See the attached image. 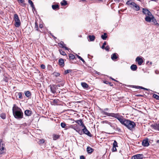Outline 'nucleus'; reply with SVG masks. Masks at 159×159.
<instances>
[{"label": "nucleus", "mask_w": 159, "mask_h": 159, "mask_svg": "<svg viewBox=\"0 0 159 159\" xmlns=\"http://www.w3.org/2000/svg\"><path fill=\"white\" fill-rule=\"evenodd\" d=\"M13 113L14 117L17 119L21 118L23 113L21 110L17 106L14 105L12 108Z\"/></svg>", "instance_id": "f257e3e1"}, {"label": "nucleus", "mask_w": 159, "mask_h": 159, "mask_svg": "<svg viewBox=\"0 0 159 159\" xmlns=\"http://www.w3.org/2000/svg\"><path fill=\"white\" fill-rule=\"evenodd\" d=\"M104 114L108 116L114 117L117 119L121 124L124 125L126 119L124 118L122 116L119 115L118 114L114 113H108L105 112Z\"/></svg>", "instance_id": "f03ea898"}, {"label": "nucleus", "mask_w": 159, "mask_h": 159, "mask_svg": "<svg viewBox=\"0 0 159 159\" xmlns=\"http://www.w3.org/2000/svg\"><path fill=\"white\" fill-rule=\"evenodd\" d=\"M124 125L129 129L131 130H132L135 127V124L134 122L126 120L125 122Z\"/></svg>", "instance_id": "7ed1b4c3"}, {"label": "nucleus", "mask_w": 159, "mask_h": 159, "mask_svg": "<svg viewBox=\"0 0 159 159\" xmlns=\"http://www.w3.org/2000/svg\"><path fill=\"white\" fill-rule=\"evenodd\" d=\"M126 4L129 5L136 11H138L139 10L140 7L139 6L134 2L128 1L127 2Z\"/></svg>", "instance_id": "20e7f679"}, {"label": "nucleus", "mask_w": 159, "mask_h": 159, "mask_svg": "<svg viewBox=\"0 0 159 159\" xmlns=\"http://www.w3.org/2000/svg\"><path fill=\"white\" fill-rule=\"evenodd\" d=\"M5 150V144L2 140L0 139V154L3 153Z\"/></svg>", "instance_id": "39448f33"}, {"label": "nucleus", "mask_w": 159, "mask_h": 159, "mask_svg": "<svg viewBox=\"0 0 159 159\" xmlns=\"http://www.w3.org/2000/svg\"><path fill=\"white\" fill-rule=\"evenodd\" d=\"M14 19L16 22L15 24V26L16 27H19L20 25V22L18 16L16 14L14 15Z\"/></svg>", "instance_id": "423d86ee"}, {"label": "nucleus", "mask_w": 159, "mask_h": 159, "mask_svg": "<svg viewBox=\"0 0 159 159\" xmlns=\"http://www.w3.org/2000/svg\"><path fill=\"white\" fill-rule=\"evenodd\" d=\"M81 126L79 125H75V130L80 134H82V131L80 128Z\"/></svg>", "instance_id": "0eeeda50"}, {"label": "nucleus", "mask_w": 159, "mask_h": 159, "mask_svg": "<svg viewBox=\"0 0 159 159\" xmlns=\"http://www.w3.org/2000/svg\"><path fill=\"white\" fill-rule=\"evenodd\" d=\"M50 87L52 92L53 93H55L56 92V89L57 88V86L55 85L52 86L50 85Z\"/></svg>", "instance_id": "6e6552de"}, {"label": "nucleus", "mask_w": 159, "mask_h": 159, "mask_svg": "<svg viewBox=\"0 0 159 159\" xmlns=\"http://www.w3.org/2000/svg\"><path fill=\"white\" fill-rule=\"evenodd\" d=\"M154 18V17L152 14H151L150 16H146L145 18V20L147 22H150L151 21H152Z\"/></svg>", "instance_id": "1a4fd4ad"}, {"label": "nucleus", "mask_w": 159, "mask_h": 159, "mask_svg": "<svg viewBox=\"0 0 159 159\" xmlns=\"http://www.w3.org/2000/svg\"><path fill=\"white\" fill-rule=\"evenodd\" d=\"M136 61L138 62L139 65H141L143 62L142 58L139 57H138L136 58Z\"/></svg>", "instance_id": "9d476101"}, {"label": "nucleus", "mask_w": 159, "mask_h": 159, "mask_svg": "<svg viewBox=\"0 0 159 159\" xmlns=\"http://www.w3.org/2000/svg\"><path fill=\"white\" fill-rule=\"evenodd\" d=\"M117 143L116 140H114L113 143V148L112 149V152H116L117 151L116 147H117Z\"/></svg>", "instance_id": "9b49d317"}, {"label": "nucleus", "mask_w": 159, "mask_h": 159, "mask_svg": "<svg viewBox=\"0 0 159 159\" xmlns=\"http://www.w3.org/2000/svg\"><path fill=\"white\" fill-rule=\"evenodd\" d=\"M82 127L84 128L82 129V131L85 134L87 135H88L91 136V134L89 132V131L87 129L85 126L84 125V126H83V127Z\"/></svg>", "instance_id": "f8f14e48"}, {"label": "nucleus", "mask_w": 159, "mask_h": 159, "mask_svg": "<svg viewBox=\"0 0 159 159\" xmlns=\"http://www.w3.org/2000/svg\"><path fill=\"white\" fill-rule=\"evenodd\" d=\"M143 156L142 154H137L133 156L132 159H142L143 157Z\"/></svg>", "instance_id": "ddd939ff"}, {"label": "nucleus", "mask_w": 159, "mask_h": 159, "mask_svg": "<svg viewBox=\"0 0 159 159\" xmlns=\"http://www.w3.org/2000/svg\"><path fill=\"white\" fill-rule=\"evenodd\" d=\"M143 13L146 15V16H148L151 15L152 14L149 11L146 9H143Z\"/></svg>", "instance_id": "4468645a"}, {"label": "nucleus", "mask_w": 159, "mask_h": 159, "mask_svg": "<svg viewBox=\"0 0 159 159\" xmlns=\"http://www.w3.org/2000/svg\"><path fill=\"white\" fill-rule=\"evenodd\" d=\"M142 145L145 147L148 146L149 145V143L148 139H144L142 142Z\"/></svg>", "instance_id": "2eb2a0df"}, {"label": "nucleus", "mask_w": 159, "mask_h": 159, "mask_svg": "<svg viewBox=\"0 0 159 159\" xmlns=\"http://www.w3.org/2000/svg\"><path fill=\"white\" fill-rule=\"evenodd\" d=\"M75 122L79 125L81 126V127H83V126H84V125L83 124V123L82 122V121L81 120H77L75 121Z\"/></svg>", "instance_id": "dca6fc26"}, {"label": "nucleus", "mask_w": 159, "mask_h": 159, "mask_svg": "<svg viewBox=\"0 0 159 159\" xmlns=\"http://www.w3.org/2000/svg\"><path fill=\"white\" fill-rule=\"evenodd\" d=\"M60 46L62 48H65L66 50H68L69 48L66 47V45L63 42H61L60 43Z\"/></svg>", "instance_id": "f3484780"}, {"label": "nucleus", "mask_w": 159, "mask_h": 159, "mask_svg": "<svg viewBox=\"0 0 159 159\" xmlns=\"http://www.w3.org/2000/svg\"><path fill=\"white\" fill-rule=\"evenodd\" d=\"M25 96L27 97H29L31 95V93L29 91H25L24 92Z\"/></svg>", "instance_id": "a211bd4d"}, {"label": "nucleus", "mask_w": 159, "mask_h": 159, "mask_svg": "<svg viewBox=\"0 0 159 159\" xmlns=\"http://www.w3.org/2000/svg\"><path fill=\"white\" fill-rule=\"evenodd\" d=\"M59 65L61 66H63L64 65V60L62 58H60L59 59Z\"/></svg>", "instance_id": "6ab92c4d"}, {"label": "nucleus", "mask_w": 159, "mask_h": 159, "mask_svg": "<svg viewBox=\"0 0 159 159\" xmlns=\"http://www.w3.org/2000/svg\"><path fill=\"white\" fill-rule=\"evenodd\" d=\"M25 114L27 116H30L31 114V111L29 110H26L25 112Z\"/></svg>", "instance_id": "aec40b11"}, {"label": "nucleus", "mask_w": 159, "mask_h": 159, "mask_svg": "<svg viewBox=\"0 0 159 159\" xmlns=\"http://www.w3.org/2000/svg\"><path fill=\"white\" fill-rule=\"evenodd\" d=\"M130 69L132 70L135 71L137 69V66L135 65H132L130 66Z\"/></svg>", "instance_id": "412c9836"}, {"label": "nucleus", "mask_w": 159, "mask_h": 159, "mask_svg": "<svg viewBox=\"0 0 159 159\" xmlns=\"http://www.w3.org/2000/svg\"><path fill=\"white\" fill-rule=\"evenodd\" d=\"M60 136L59 135L53 134V140H55L59 139Z\"/></svg>", "instance_id": "4be33fe9"}, {"label": "nucleus", "mask_w": 159, "mask_h": 159, "mask_svg": "<svg viewBox=\"0 0 159 159\" xmlns=\"http://www.w3.org/2000/svg\"><path fill=\"white\" fill-rule=\"evenodd\" d=\"M81 84L82 87L84 88H88L89 87L88 85L84 82L82 83Z\"/></svg>", "instance_id": "5701e85b"}, {"label": "nucleus", "mask_w": 159, "mask_h": 159, "mask_svg": "<svg viewBox=\"0 0 159 159\" xmlns=\"http://www.w3.org/2000/svg\"><path fill=\"white\" fill-rule=\"evenodd\" d=\"M87 152L89 153H91L93 151V149L90 147H87Z\"/></svg>", "instance_id": "b1692460"}, {"label": "nucleus", "mask_w": 159, "mask_h": 159, "mask_svg": "<svg viewBox=\"0 0 159 159\" xmlns=\"http://www.w3.org/2000/svg\"><path fill=\"white\" fill-rule=\"evenodd\" d=\"M117 58V56L116 55V53H114L111 55V58L113 60H115Z\"/></svg>", "instance_id": "393cba45"}, {"label": "nucleus", "mask_w": 159, "mask_h": 159, "mask_svg": "<svg viewBox=\"0 0 159 159\" xmlns=\"http://www.w3.org/2000/svg\"><path fill=\"white\" fill-rule=\"evenodd\" d=\"M89 38L90 41H94L95 39V37L93 35H89Z\"/></svg>", "instance_id": "a878e982"}, {"label": "nucleus", "mask_w": 159, "mask_h": 159, "mask_svg": "<svg viewBox=\"0 0 159 159\" xmlns=\"http://www.w3.org/2000/svg\"><path fill=\"white\" fill-rule=\"evenodd\" d=\"M107 37V34L106 33H104L103 35H102L101 38L102 39L104 40H105L106 39Z\"/></svg>", "instance_id": "bb28decb"}, {"label": "nucleus", "mask_w": 159, "mask_h": 159, "mask_svg": "<svg viewBox=\"0 0 159 159\" xmlns=\"http://www.w3.org/2000/svg\"><path fill=\"white\" fill-rule=\"evenodd\" d=\"M28 2L31 5V7H32V9H34V6L33 4V3L32 2L31 0H29L28 1Z\"/></svg>", "instance_id": "cd10ccee"}, {"label": "nucleus", "mask_w": 159, "mask_h": 159, "mask_svg": "<svg viewBox=\"0 0 159 159\" xmlns=\"http://www.w3.org/2000/svg\"><path fill=\"white\" fill-rule=\"evenodd\" d=\"M52 7L53 10H55L57 8H59V6L57 5H52Z\"/></svg>", "instance_id": "c85d7f7f"}, {"label": "nucleus", "mask_w": 159, "mask_h": 159, "mask_svg": "<svg viewBox=\"0 0 159 159\" xmlns=\"http://www.w3.org/2000/svg\"><path fill=\"white\" fill-rule=\"evenodd\" d=\"M22 93L20 92L17 93V96H18L19 98L20 99H22L23 97L22 96Z\"/></svg>", "instance_id": "c756f323"}, {"label": "nucleus", "mask_w": 159, "mask_h": 159, "mask_svg": "<svg viewBox=\"0 0 159 159\" xmlns=\"http://www.w3.org/2000/svg\"><path fill=\"white\" fill-rule=\"evenodd\" d=\"M61 3V5L65 6L67 4V2L66 0H64L62 1Z\"/></svg>", "instance_id": "7c9ffc66"}, {"label": "nucleus", "mask_w": 159, "mask_h": 159, "mask_svg": "<svg viewBox=\"0 0 159 159\" xmlns=\"http://www.w3.org/2000/svg\"><path fill=\"white\" fill-rule=\"evenodd\" d=\"M0 117L3 119L6 118V115L4 113H2L0 115Z\"/></svg>", "instance_id": "2f4dec72"}, {"label": "nucleus", "mask_w": 159, "mask_h": 159, "mask_svg": "<svg viewBox=\"0 0 159 159\" xmlns=\"http://www.w3.org/2000/svg\"><path fill=\"white\" fill-rule=\"evenodd\" d=\"M76 55L77 57L79 59H80V60H81L82 62H83L84 63L85 61L82 57H81L80 56L77 55V54H76Z\"/></svg>", "instance_id": "473e14b6"}, {"label": "nucleus", "mask_w": 159, "mask_h": 159, "mask_svg": "<svg viewBox=\"0 0 159 159\" xmlns=\"http://www.w3.org/2000/svg\"><path fill=\"white\" fill-rule=\"evenodd\" d=\"M66 125V124L65 123L62 122L61 124V126L62 128H65Z\"/></svg>", "instance_id": "72a5a7b5"}, {"label": "nucleus", "mask_w": 159, "mask_h": 159, "mask_svg": "<svg viewBox=\"0 0 159 159\" xmlns=\"http://www.w3.org/2000/svg\"><path fill=\"white\" fill-rule=\"evenodd\" d=\"M44 142H45L44 140L43 139H40V140H39V144L43 143H44Z\"/></svg>", "instance_id": "f704fd0d"}, {"label": "nucleus", "mask_w": 159, "mask_h": 159, "mask_svg": "<svg viewBox=\"0 0 159 159\" xmlns=\"http://www.w3.org/2000/svg\"><path fill=\"white\" fill-rule=\"evenodd\" d=\"M69 57L70 59H74L75 58V56L72 54H70L69 55Z\"/></svg>", "instance_id": "c9c22d12"}, {"label": "nucleus", "mask_w": 159, "mask_h": 159, "mask_svg": "<svg viewBox=\"0 0 159 159\" xmlns=\"http://www.w3.org/2000/svg\"><path fill=\"white\" fill-rule=\"evenodd\" d=\"M60 53L63 56H65L66 55V53L63 51L59 50Z\"/></svg>", "instance_id": "e433bc0d"}, {"label": "nucleus", "mask_w": 159, "mask_h": 159, "mask_svg": "<svg viewBox=\"0 0 159 159\" xmlns=\"http://www.w3.org/2000/svg\"><path fill=\"white\" fill-rule=\"evenodd\" d=\"M35 28L36 30L38 31V25L36 22H35Z\"/></svg>", "instance_id": "4c0bfd02"}, {"label": "nucleus", "mask_w": 159, "mask_h": 159, "mask_svg": "<svg viewBox=\"0 0 159 159\" xmlns=\"http://www.w3.org/2000/svg\"><path fill=\"white\" fill-rule=\"evenodd\" d=\"M153 97L159 100V96L154 94L153 95Z\"/></svg>", "instance_id": "58836bf2"}, {"label": "nucleus", "mask_w": 159, "mask_h": 159, "mask_svg": "<svg viewBox=\"0 0 159 159\" xmlns=\"http://www.w3.org/2000/svg\"><path fill=\"white\" fill-rule=\"evenodd\" d=\"M53 74L56 76H58L60 75V74L59 73L56 72H54Z\"/></svg>", "instance_id": "ea45409f"}, {"label": "nucleus", "mask_w": 159, "mask_h": 159, "mask_svg": "<svg viewBox=\"0 0 159 159\" xmlns=\"http://www.w3.org/2000/svg\"><path fill=\"white\" fill-rule=\"evenodd\" d=\"M70 71H71L70 70H66L64 72L65 74H66L67 73H69L70 72Z\"/></svg>", "instance_id": "a19ab883"}, {"label": "nucleus", "mask_w": 159, "mask_h": 159, "mask_svg": "<svg viewBox=\"0 0 159 159\" xmlns=\"http://www.w3.org/2000/svg\"><path fill=\"white\" fill-rule=\"evenodd\" d=\"M69 128H72L75 130V125H71L69 126Z\"/></svg>", "instance_id": "79ce46f5"}, {"label": "nucleus", "mask_w": 159, "mask_h": 159, "mask_svg": "<svg viewBox=\"0 0 159 159\" xmlns=\"http://www.w3.org/2000/svg\"><path fill=\"white\" fill-rule=\"evenodd\" d=\"M152 21L154 23V25H156V24H157V22L156 20V19H154V18L152 20Z\"/></svg>", "instance_id": "37998d69"}, {"label": "nucleus", "mask_w": 159, "mask_h": 159, "mask_svg": "<svg viewBox=\"0 0 159 159\" xmlns=\"http://www.w3.org/2000/svg\"><path fill=\"white\" fill-rule=\"evenodd\" d=\"M105 49L106 51H109L110 49L109 47L108 46H107L105 48Z\"/></svg>", "instance_id": "c03bdc74"}, {"label": "nucleus", "mask_w": 159, "mask_h": 159, "mask_svg": "<svg viewBox=\"0 0 159 159\" xmlns=\"http://www.w3.org/2000/svg\"><path fill=\"white\" fill-rule=\"evenodd\" d=\"M41 68L43 69H45V66L43 65V64H42L41 65Z\"/></svg>", "instance_id": "a18cd8bd"}, {"label": "nucleus", "mask_w": 159, "mask_h": 159, "mask_svg": "<svg viewBox=\"0 0 159 159\" xmlns=\"http://www.w3.org/2000/svg\"><path fill=\"white\" fill-rule=\"evenodd\" d=\"M139 88H140V89H144V90H147V91H148L149 90L148 89H147L146 88H143V87H142L139 86Z\"/></svg>", "instance_id": "49530a36"}, {"label": "nucleus", "mask_w": 159, "mask_h": 159, "mask_svg": "<svg viewBox=\"0 0 159 159\" xmlns=\"http://www.w3.org/2000/svg\"><path fill=\"white\" fill-rule=\"evenodd\" d=\"M105 83L107 84H109L110 85L112 86V85H111V83H110L108 81H106L105 82Z\"/></svg>", "instance_id": "de8ad7c7"}, {"label": "nucleus", "mask_w": 159, "mask_h": 159, "mask_svg": "<svg viewBox=\"0 0 159 159\" xmlns=\"http://www.w3.org/2000/svg\"><path fill=\"white\" fill-rule=\"evenodd\" d=\"M103 122L104 123H107L108 124L110 125L111 126V123L110 122L107 121H103Z\"/></svg>", "instance_id": "09e8293b"}, {"label": "nucleus", "mask_w": 159, "mask_h": 159, "mask_svg": "<svg viewBox=\"0 0 159 159\" xmlns=\"http://www.w3.org/2000/svg\"><path fill=\"white\" fill-rule=\"evenodd\" d=\"M43 25L42 24H40L39 25V27L40 28H42L43 27Z\"/></svg>", "instance_id": "8fccbe9b"}, {"label": "nucleus", "mask_w": 159, "mask_h": 159, "mask_svg": "<svg viewBox=\"0 0 159 159\" xmlns=\"http://www.w3.org/2000/svg\"><path fill=\"white\" fill-rule=\"evenodd\" d=\"M80 159H85L84 157L83 156H81L80 157Z\"/></svg>", "instance_id": "3c124183"}, {"label": "nucleus", "mask_w": 159, "mask_h": 159, "mask_svg": "<svg viewBox=\"0 0 159 159\" xmlns=\"http://www.w3.org/2000/svg\"><path fill=\"white\" fill-rule=\"evenodd\" d=\"M21 3H22L23 2V1L22 0H18Z\"/></svg>", "instance_id": "603ef678"}, {"label": "nucleus", "mask_w": 159, "mask_h": 159, "mask_svg": "<svg viewBox=\"0 0 159 159\" xmlns=\"http://www.w3.org/2000/svg\"><path fill=\"white\" fill-rule=\"evenodd\" d=\"M65 128H66L65 129H68V128H69V126H66V127Z\"/></svg>", "instance_id": "864d4df0"}, {"label": "nucleus", "mask_w": 159, "mask_h": 159, "mask_svg": "<svg viewBox=\"0 0 159 159\" xmlns=\"http://www.w3.org/2000/svg\"><path fill=\"white\" fill-rule=\"evenodd\" d=\"M106 44V42H105L103 43V45L105 46Z\"/></svg>", "instance_id": "5fc2aeb1"}, {"label": "nucleus", "mask_w": 159, "mask_h": 159, "mask_svg": "<svg viewBox=\"0 0 159 159\" xmlns=\"http://www.w3.org/2000/svg\"><path fill=\"white\" fill-rule=\"evenodd\" d=\"M105 46H104V45H102V49H104V48H105Z\"/></svg>", "instance_id": "6e6d98bb"}, {"label": "nucleus", "mask_w": 159, "mask_h": 159, "mask_svg": "<svg viewBox=\"0 0 159 159\" xmlns=\"http://www.w3.org/2000/svg\"><path fill=\"white\" fill-rule=\"evenodd\" d=\"M157 26H159V24L157 22V24H156V25Z\"/></svg>", "instance_id": "4d7b16f0"}, {"label": "nucleus", "mask_w": 159, "mask_h": 159, "mask_svg": "<svg viewBox=\"0 0 159 159\" xmlns=\"http://www.w3.org/2000/svg\"><path fill=\"white\" fill-rule=\"evenodd\" d=\"M157 126L159 129V124H158V125H157Z\"/></svg>", "instance_id": "13d9d810"}, {"label": "nucleus", "mask_w": 159, "mask_h": 159, "mask_svg": "<svg viewBox=\"0 0 159 159\" xmlns=\"http://www.w3.org/2000/svg\"><path fill=\"white\" fill-rule=\"evenodd\" d=\"M57 86H57H58V87H60V84H58V85Z\"/></svg>", "instance_id": "bf43d9fd"}, {"label": "nucleus", "mask_w": 159, "mask_h": 159, "mask_svg": "<svg viewBox=\"0 0 159 159\" xmlns=\"http://www.w3.org/2000/svg\"><path fill=\"white\" fill-rule=\"evenodd\" d=\"M157 142L159 143V140Z\"/></svg>", "instance_id": "052dcab7"}, {"label": "nucleus", "mask_w": 159, "mask_h": 159, "mask_svg": "<svg viewBox=\"0 0 159 159\" xmlns=\"http://www.w3.org/2000/svg\"><path fill=\"white\" fill-rule=\"evenodd\" d=\"M112 80H115L113 79H112Z\"/></svg>", "instance_id": "680f3d73"}, {"label": "nucleus", "mask_w": 159, "mask_h": 159, "mask_svg": "<svg viewBox=\"0 0 159 159\" xmlns=\"http://www.w3.org/2000/svg\"><path fill=\"white\" fill-rule=\"evenodd\" d=\"M100 1H102V0H99Z\"/></svg>", "instance_id": "e2e57ef3"}, {"label": "nucleus", "mask_w": 159, "mask_h": 159, "mask_svg": "<svg viewBox=\"0 0 159 159\" xmlns=\"http://www.w3.org/2000/svg\"><path fill=\"white\" fill-rule=\"evenodd\" d=\"M150 64H152L151 62H150Z\"/></svg>", "instance_id": "0e129e2a"}]
</instances>
